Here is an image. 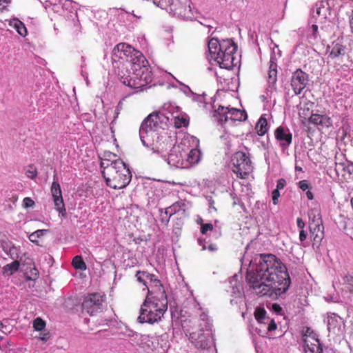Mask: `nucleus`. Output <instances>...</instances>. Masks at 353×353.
Returning <instances> with one entry per match:
<instances>
[{
	"label": "nucleus",
	"instance_id": "obj_1",
	"mask_svg": "<svg viewBox=\"0 0 353 353\" xmlns=\"http://www.w3.org/2000/svg\"><path fill=\"white\" fill-rule=\"evenodd\" d=\"M246 282L257 296L276 299L288 291L290 278L285 264L275 255L261 254L256 267L248 270Z\"/></svg>",
	"mask_w": 353,
	"mask_h": 353
},
{
	"label": "nucleus",
	"instance_id": "obj_2",
	"mask_svg": "<svg viewBox=\"0 0 353 353\" xmlns=\"http://www.w3.org/2000/svg\"><path fill=\"white\" fill-rule=\"evenodd\" d=\"M112 53L114 57L120 59L117 63L115 70L120 81L136 90V93L145 90L152 81V73L142 53L125 43L116 45Z\"/></svg>",
	"mask_w": 353,
	"mask_h": 353
},
{
	"label": "nucleus",
	"instance_id": "obj_3",
	"mask_svg": "<svg viewBox=\"0 0 353 353\" xmlns=\"http://www.w3.org/2000/svg\"><path fill=\"white\" fill-rule=\"evenodd\" d=\"M208 48L212 59L221 68L229 70L236 65L234 61L237 46L232 40H223L220 42L212 38L208 43Z\"/></svg>",
	"mask_w": 353,
	"mask_h": 353
},
{
	"label": "nucleus",
	"instance_id": "obj_4",
	"mask_svg": "<svg viewBox=\"0 0 353 353\" xmlns=\"http://www.w3.org/2000/svg\"><path fill=\"white\" fill-rule=\"evenodd\" d=\"M105 169H103V176L108 187L113 189H122L130 183L132 174L128 165L123 161H119L108 165L105 163Z\"/></svg>",
	"mask_w": 353,
	"mask_h": 353
},
{
	"label": "nucleus",
	"instance_id": "obj_5",
	"mask_svg": "<svg viewBox=\"0 0 353 353\" xmlns=\"http://www.w3.org/2000/svg\"><path fill=\"white\" fill-rule=\"evenodd\" d=\"M167 307V299L146 298L140 309L139 322L154 324L161 321Z\"/></svg>",
	"mask_w": 353,
	"mask_h": 353
},
{
	"label": "nucleus",
	"instance_id": "obj_6",
	"mask_svg": "<svg viewBox=\"0 0 353 353\" xmlns=\"http://www.w3.org/2000/svg\"><path fill=\"white\" fill-rule=\"evenodd\" d=\"M232 171L239 179H247L253 171L252 161L246 154L241 151L234 153L232 157Z\"/></svg>",
	"mask_w": 353,
	"mask_h": 353
},
{
	"label": "nucleus",
	"instance_id": "obj_7",
	"mask_svg": "<svg viewBox=\"0 0 353 353\" xmlns=\"http://www.w3.org/2000/svg\"><path fill=\"white\" fill-rule=\"evenodd\" d=\"M104 301V296L100 293H92L83 299L82 310L90 316L96 315L101 311Z\"/></svg>",
	"mask_w": 353,
	"mask_h": 353
},
{
	"label": "nucleus",
	"instance_id": "obj_8",
	"mask_svg": "<svg viewBox=\"0 0 353 353\" xmlns=\"http://www.w3.org/2000/svg\"><path fill=\"white\" fill-rule=\"evenodd\" d=\"M154 3L169 13L178 14L187 17H190V14L194 13L190 4H188V8H186L188 1H154Z\"/></svg>",
	"mask_w": 353,
	"mask_h": 353
},
{
	"label": "nucleus",
	"instance_id": "obj_9",
	"mask_svg": "<svg viewBox=\"0 0 353 353\" xmlns=\"http://www.w3.org/2000/svg\"><path fill=\"white\" fill-rule=\"evenodd\" d=\"M145 290H147L146 298L167 299L163 284L157 276L153 274L150 276Z\"/></svg>",
	"mask_w": 353,
	"mask_h": 353
},
{
	"label": "nucleus",
	"instance_id": "obj_10",
	"mask_svg": "<svg viewBox=\"0 0 353 353\" xmlns=\"http://www.w3.org/2000/svg\"><path fill=\"white\" fill-rule=\"evenodd\" d=\"M308 82V74L301 69H297L291 76V88L296 95L301 94Z\"/></svg>",
	"mask_w": 353,
	"mask_h": 353
},
{
	"label": "nucleus",
	"instance_id": "obj_11",
	"mask_svg": "<svg viewBox=\"0 0 353 353\" xmlns=\"http://www.w3.org/2000/svg\"><path fill=\"white\" fill-rule=\"evenodd\" d=\"M189 340L196 348L204 350L209 347L208 336L202 328H192L189 330Z\"/></svg>",
	"mask_w": 353,
	"mask_h": 353
},
{
	"label": "nucleus",
	"instance_id": "obj_12",
	"mask_svg": "<svg viewBox=\"0 0 353 353\" xmlns=\"http://www.w3.org/2000/svg\"><path fill=\"white\" fill-rule=\"evenodd\" d=\"M51 194H52L55 209L63 216L65 214L64 201L62 196L61 188L57 181H54L50 188Z\"/></svg>",
	"mask_w": 353,
	"mask_h": 353
},
{
	"label": "nucleus",
	"instance_id": "obj_13",
	"mask_svg": "<svg viewBox=\"0 0 353 353\" xmlns=\"http://www.w3.org/2000/svg\"><path fill=\"white\" fill-rule=\"evenodd\" d=\"M302 341L305 353H323L318 336L305 338Z\"/></svg>",
	"mask_w": 353,
	"mask_h": 353
},
{
	"label": "nucleus",
	"instance_id": "obj_14",
	"mask_svg": "<svg viewBox=\"0 0 353 353\" xmlns=\"http://www.w3.org/2000/svg\"><path fill=\"white\" fill-rule=\"evenodd\" d=\"M159 117L158 113H152L145 119L140 126V133H148L158 125Z\"/></svg>",
	"mask_w": 353,
	"mask_h": 353
},
{
	"label": "nucleus",
	"instance_id": "obj_15",
	"mask_svg": "<svg viewBox=\"0 0 353 353\" xmlns=\"http://www.w3.org/2000/svg\"><path fill=\"white\" fill-rule=\"evenodd\" d=\"M274 137L280 142L281 146L287 148L292 143V134L285 130L282 126H279L274 130Z\"/></svg>",
	"mask_w": 353,
	"mask_h": 353
},
{
	"label": "nucleus",
	"instance_id": "obj_16",
	"mask_svg": "<svg viewBox=\"0 0 353 353\" xmlns=\"http://www.w3.org/2000/svg\"><path fill=\"white\" fill-rule=\"evenodd\" d=\"M312 246H319L322 239L325 237L323 225H310L309 226Z\"/></svg>",
	"mask_w": 353,
	"mask_h": 353
},
{
	"label": "nucleus",
	"instance_id": "obj_17",
	"mask_svg": "<svg viewBox=\"0 0 353 353\" xmlns=\"http://www.w3.org/2000/svg\"><path fill=\"white\" fill-rule=\"evenodd\" d=\"M313 106V103L306 100V99H303L301 102H299V105H298V114H299V117L303 120H306L309 118L311 114V110Z\"/></svg>",
	"mask_w": 353,
	"mask_h": 353
},
{
	"label": "nucleus",
	"instance_id": "obj_18",
	"mask_svg": "<svg viewBox=\"0 0 353 353\" xmlns=\"http://www.w3.org/2000/svg\"><path fill=\"white\" fill-rule=\"evenodd\" d=\"M307 119L314 125L329 126L330 125V119L326 115L311 114Z\"/></svg>",
	"mask_w": 353,
	"mask_h": 353
},
{
	"label": "nucleus",
	"instance_id": "obj_19",
	"mask_svg": "<svg viewBox=\"0 0 353 353\" xmlns=\"http://www.w3.org/2000/svg\"><path fill=\"white\" fill-rule=\"evenodd\" d=\"M119 161H122V159L111 152H105L103 157H101V168L105 169V163H108V165H112L113 163Z\"/></svg>",
	"mask_w": 353,
	"mask_h": 353
},
{
	"label": "nucleus",
	"instance_id": "obj_20",
	"mask_svg": "<svg viewBox=\"0 0 353 353\" xmlns=\"http://www.w3.org/2000/svg\"><path fill=\"white\" fill-rule=\"evenodd\" d=\"M228 112L231 121H243L247 119V114L245 110L228 108Z\"/></svg>",
	"mask_w": 353,
	"mask_h": 353
},
{
	"label": "nucleus",
	"instance_id": "obj_21",
	"mask_svg": "<svg viewBox=\"0 0 353 353\" xmlns=\"http://www.w3.org/2000/svg\"><path fill=\"white\" fill-rule=\"evenodd\" d=\"M309 226L323 225L321 212L318 209H312L309 212Z\"/></svg>",
	"mask_w": 353,
	"mask_h": 353
},
{
	"label": "nucleus",
	"instance_id": "obj_22",
	"mask_svg": "<svg viewBox=\"0 0 353 353\" xmlns=\"http://www.w3.org/2000/svg\"><path fill=\"white\" fill-rule=\"evenodd\" d=\"M20 268V262L18 261H12L7 264L2 268V274L5 276L13 275Z\"/></svg>",
	"mask_w": 353,
	"mask_h": 353
},
{
	"label": "nucleus",
	"instance_id": "obj_23",
	"mask_svg": "<svg viewBox=\"0 0 353 353\" xmlns=\"http://www.w3.org/2000/svg\"><path fill=\"white\" fill-rule=\"evenodd\" d=\"M10 26L13 28L18 34L22 37H25L27 34V30L25 27L24 23L19 19H11L9 23Z\"/></svg>",
	"mask_w": 353,
	"mask_h": 353
},
{
	"label": "nucleus",
	"instance_id": "obj_24",
	"mask_svg": "<svg viewBox=\"0 0 353 353\" xmlns=\"http://www.w3.org/2000/svg\"><path fill=\"white\" fill-rule=\"evenodd\" d=\"M255 130L259 136H263L268 131V123L263 116L258 119L255 125Z\"/></svg>",
	"mask_w": 353,
	"mask_h": 353
},
{
	"label": "nucleus",
	"instance_id": "obj_25",
	"mask_svg": "<svg viewBox=\"0 0 353 353\" xmlns=\"http://www.w3.org/2000/svg\"><path fill=\"white\" fill-rule=\"evenodd\" d=\"M345 52V47L339 43H336L331 49L329 53V57L331 59H336L341 56H343Z\"/></svg>",
	"mask_w": 353,
	"mask_h": 353
},
{
	"label": "nucleus",
	"instance_id": "obj_26",
	"mask_svg": "<svg viewBox=\"0 0 353 353\" xmlns=\"http://www.w3.org/2000/svg\"><path fill=\"white\" fill-rule=\"evenodd\" d=\"M228 107L219 106V108L215 110V117L218 119L219 122L223 125L227 123V117L228 113Z\"/></svg>",
	"mask_w": 353,
	"mask_h": 353
},
{
	"label": "nucleus",
	"instance_id": "obj_27",
	"mask_svg": "<svg viewBox=\"0 0 353 353\" xmlns=\"http://www.w3.org/2000/svg\"><path fill=\"white\" fill-rule=\"evenodd\" d=\"M277 81V65L272 60L270 61L268 71V82L271 85H274Z\"/></svg>",
	"mask_w": 353,
	"mask_h": 353
},
{
	"label": "nucleus",
	"instance_id": "obj_28",
	"mask_svg": "<svg viewBox=\"0 0 353 353\" xmlns=\"http://www.w3.org/2000/svg\"><path fill=\"white\" fill-rule=\"evenodd\" d=\"M185 207V203L182 200H179L178 201H175L172 205L169 208H165L167 213L170 214V216H172L176 213H178L180 210H183Z\"/></svg>",
	"mask_w": 353,
	"mask_h": 353
},
{
	"label": "nucleus",
	"instance_id": "obj_29",
	"mask_svg": "<svg viewBox=\"0 0 353 353\" xmlns=\"http://www.w3.org/2000/svg\"><path fill=\"white\" fill-rule=\"evenodd\" d=\"M201 159V152L198 148L191 149L187 157L189 164L194 165L199 162Z\"/></svg>",
	"mask_w": 353,
	"mask_h": 353
},
{
	"label": "nucleus",
	"instance_id": "obj_30",
	"mask_svg": "<svg viewBox=\"0 0 353 353\" xmlns=\"http://www.w3.org/2000/svg\"><path fill=\"white\" fill-rule=\"evenodd\" d=\"M150 275L151 274L147 271L138 270L136 273L137 281L145 286L144 290L146 289Z\"/></svg>",
	"mask_w": 353,
	"mask_h": 353
},
{
	"label": "nucleus",
	"instance_id": "obj_31",
	"mask_svg": "<svg viewBox=\"0 0 353 353\" xmlns=\"http://www.w3.org/2000/svg\"><path fill=\"white\" fill-rule=\"evenodd\" d=\"M189 125V119L187 117L179 115L174 118V126L176 128L182 127H188Z\"/></svg>",
	"mask_w": 353,
	"mask_h": 353
},
{
	"label": "nucleus",
	"instance_id": "obj_32",
	"mask_svg": "<svg viewBox=\"0 0 353 353\" xmlns=\"http://www.w3.org/2000/svg\"><path fill=\"white\" fill-rule=\"evenodd\" d=\"M48 232V230H39L33 232L32 234H30L28 239L31 242L33 243L39 245V241L38 239L41 238L43 235H45Z\"/></svg>",
	"mask_w": 353,
	"mask_h": 353
},
{
	"label": "nucleus",
	"instance_id": "obj_33",
	"mask_svg": "<svg viewBox=\"0 0 353 353\" xmlns=\"http://www.w3.org/2000/svg\"><path fill=\"white\" fill-rule=\"evenodd\" d=\"M266 312L263 307L257 306L254 310V316L258 323H263L265 319Z\"/></svg>",
	"mask_w": 353,
	"mask_h": 353
},
{
	"label": "nucleus",
	"instance_id": "obj_34",
	"mask_svg": "<svg viewBox=\"0 0 353 353\" xmlns=\"http://www.w3.org/2000/svg\"><path fill=\"white\" fill-rule=\"evenodd\" d=\"M72 266L75 270L86 269V263L83 261L81 256H75L72 259Z\"/></svg>",
	"mask_w": 353,
	"mask_h": 353
},
{
	"label": "nucleus",
	"instance_id": "obj_35",
	"mask_svg": "<svg viewBox=\"0 0 353 353\" xmlns=\"http://www.w3.org/2000/svg\"><path fill=\"white\" fill-rule=\"evenodd\" d=\"M46 323L41 318L38 317L33 321V328L37 331H41L46 328Z\"/></svg>",
	"mask_w": 353,
	"mask_h": 353
},
{
	"label": "nucleus",
	"instance_id": "obj_36",
	"mask_svg": "<svg viewBox=\"0 0 353 353\" xmlns=\"http://www.w3.org/2000/svg\"><path fill=\"white\" fill-rule=\"evenodd\" d=\"M160 216H161L160 217L161 223L165 225H167L169 223L170 217L172 216H170V214L167 213L166 210L165 209L164 210L161 209L160 210Z\"/></svg>",
	"mask_w": 353,
	"mask_h": 353
},
{
	"label": "nucleus",
	"instance_id": "obj_37",
	"mask_svg": "<svg viewBox=\"0 0 353 353\" xmlns=\"http://www.w3.org/2000/svg\"><path fill=\"white\" fill-rule=\"evenodd\" d=\"M26 176L29 179H35L37 176L38 172L37 168L32 165H30L28 166V170L26 171Z\"/></svg>",
	"mask_w": 353,
	"mask_h": 353
},
{
	"label": "nucleus",
	"instance_id": "obj_38",
	"mask_svg": "<svg viewBox=\"0 0 353 353\" xmlns=\"http://www.w3.org/2000/svg\"><path fill=\"white\" fill-rule=\"evenodd\" d=\"M168 163L170 165H173L175 166H179V163H180V159L178 158V156L176 155L174 153L171 152L169 156L168 159Z\"/></svg>",
	"mask_w": 353,
	"mask_h": 353
},
{
	"label": "nucleus",
	"instance_id": "obj_39",
	"mask_svg": "<svg viewBox=\"0 0 353 353\" xmlns=\"http://www.w3.org/2000/svg\"><path fill=\"white\" fill-rule=\"evenodd\" d=\"M318 336L316 333H314L312 328L306 327L303 331L302 340L309 337H316Z\"/></svg>",
	"mask_w": 353,
	"mask_h": 353
},
{
	"label": "nucleus",
	"instance_id": "obj_40",
	"mask_svg": "<svg viewBox=\"0 0 353 353\" xmlns=\"http://www.w3.org/2000/svg\"><path fill=\"white\" fill-rule=\"evenodd\" d=\"M345 168L351 172V168H352L353 170V164L346 166L345 163H335V170L336 172H338L339 170H345Z\"/></svg>",
	"mask_w": 353,
	"mask_h": 353
},
{
	"label": "nucleus",
	"instance_id": "obj_41",
	"mask_svg": "<svg viewBox=\"0 0 353 353\" xmlns=\"http://www.w3.org/2000/svg\"><path fill=\"white\" fill-rule=\"evenodd\" d=\"M34 201L30 197H25L23 200V207L26 209L33 208Z\"/></svg>",
	"mask_w": 353,
	"mask_h": 353
},
{
	"label": "nucleus",
	"instance_id": "obj_42",
	"mask_svg": "<svg viewBox=\"0 0 353 353\" xmlns=\"http://www.w3.org/2000/svg\"><path fill=\"white\" fill-rule=\"evenodd\" d=\"M298 187H299L303 191H305L311 188V186L307 180H302L298 183Z\"/></svg>",
	"mask_w": 353,
	"mask_h": 353
},
{
	"label": "nucleus",
	"instance_id": "obj_43",
	"mask_svg": "<svg viewBox=\"0 0 353 353\" xmlns=\"http://www.w3.org/2000/svg\"><path fill=\"white\" fill-rule=\"evenodd\" d=\"M213 225L212 223H203L201 225V233L205 234L208 231H212Z\"/></svg>",
	"mask_w": 353,
	"mask_h": 353
},
{
	"label": "nucleus",
	"instance_id": "obj_44",
	"mask_svg": "<svg viewBox=\"0 0 353 353\" xmlns=\"http://www.w3.org/2000/svg\"><path fill=\"white\" fill-rule=\"evenodd\" d=\"M279 196V191H278V190H274L272 192V200L274 205L278 204Z\"/></svg>",
	"mask_w": 353,
	"mask_h": 353
},
{
	"label": "nucleus",
	"instance_id": "obj_45",
	"mask_svg": "<svg viewBox=\"0 0 353 353\" xmlns=\"http://www.w3.org/2000/svg\"><path fill=\"white\" fill-rule=\"evenodd\" d=\"M311 31H312V36L314 38V39H316L318 38V33H319V27L316 24H313L311 26Z\"/></svg>",
	"mask_w": 353,
	"mask_h": 353
},
{
	"label": "nucleus",
	"instance_id": "obj_46",
	"mask_svg": "<svg viewBox=\"0 0 353 353\" xmlns=\"http://www.w3.org/2000/svg\"><path fill=\"white\" fill-rule=\"evenodd\" d=\"M286 185V181L285 179L281 178L277 181L276 189L278 191L284 188Z\"/></svg>",
	"mask_w": 353,
	"mask_h": 353
},
{
	"label": "nucleus",
	"instance_id": "obj_47",
	"mask_svg": "<svg viewBox=\"0 0 353 353\" xmlns=\"http://www.w3.org/2000/svg\"><path fill=\"white\" fill-rule=\"evenodd\" d=\"M344 283L349 285V288L353 286V276L351 275H346L343 278Z\"/></svg>",
	"mask_w": 353,
	"mask_h": 353
},
{
	"label": "nucleus",
	"instance_id": "obj_48",
	"mask_svg": "<svg viewBox=\"0 0 353 353\" xmlns=\"http://www.w3.org/2000/svg\"><path fill=\"white\" fill-rule=\"evenodd\" d=\"M296 225L299 230H304L305 223L302 218L297 217L296 218Z\"/></svg>",
	"mask_w": 353,
	"mask_h": 353
},
{
	"label": "nucleus",
	"instance_id": "obj_49",
	"mask_svg": "<svg viewBox=\"0 0 353 353\" xmlns=\"http://www.w3.org/2000/svg\"><path fill=\"white\" fill-rule=\"evenodd\" d=\"M277 329V325L276 323L274 321L273 319H272L270 321V323L268 324V330L269 332H272L273 330H275Z\"/></svg>",
	"mask_w": 353,
	"mask_h": 353
},
{
	"label": "nucleus",
	"instance_id": "obj_50",
	"mask_svg": "<svg viewBox=\"0 0 353 353\" xmlns=\"http://www.w3.org/2000/svg\"><path fill=\"white\" fill-rule=\"evenodd\" d=\"M307 235L305 230H299V241L303 242L307 239Z\"/></svg>",
	"mask_w": 353,
	"mask_h": 353
},
{
	"label": "nucleus",
	"instance_id": "obj_51",
	"mask_svg": "<svg viewBox=\"0 0 353 353\" xmlns=\"http://www.w3.org/2000/svg\"><path fill=\"white\" fill-rule=\"evenodd\" d=\"M39 339L42 341L47 342L48 340L50 338V334L49 332L46 333H41L40 336H39Z\"/></svg>",
	"mask_w": 353,
	"mask_h": 353
},
{
	"label": "nucleus",
	"instance_id": "obj_52",
	"mask_svg": "<svg viewBox=\"0 0 353 353\" xmlns=\"http://www.w3.org/2000/svg\"><path fill=\"white\" fill-rule=\"evenodd\" d=\"M349 23H350V27L351 28V32L353 34V10H352V12L349 16Z\"/></svg>",
	"mask_w": 353,
	"mask_h": 353
},
{
	"label": "nucleus",
	"instance_id": "obj_53",
	"mask_svg": "<svg viewBox=\"0 0 353 353\" xmlns=\"http://www.w3.org/2000/svg\"><path fill=\"white\" fill-rule=\"evenodd\" d=\"M272 308L274 312H276L277 313L281 311V307L277 303H273Z\"/></svg>",
	"mask_w": 353,
	"mask_h": 353
},
{
	"label": "nucleus",
	"instance_id": "obj_54",
	"mask_svg": "<svg viewBox=\"0 0 353 353\" xmlns=\"http://www.w3.org/2000/svg\"><path fill=\"white\" fill-rule=\"evenodd\" d=\"M316 13L319 15L325 14V12H323L321 5H319L318 3L316 4Z\"/></svg>",
	"mask_w": 353,
	"mask_h": 353
},
{
	"label": "nucleus",
	"instance_id": "obj_55",
	"mask_svg": "<svg viewBox=\"0 0 353 353\" xmlns=\"http://www.w3.org/2000/svg\"><path fill=\"white\" fill-rule=\"evenodd\" d=\"M306 196H307V199L310 201H312L314 198L313 193L310 190L306 192Z\"/></svg>",
	"mask_w": 353,
	"mask_h": 353
},
{
	"label": "nucleus",
	"instance_id": "obj_56",
	"mask_svg": "<svg viewBox=\"0 0 353 353\" xmlns=\"http://www.w3.org/2000/svg\"><path fill=\"white\" fill-rule=\"evenodd\" d=\"M208 250H210L211 251H214L216 250V247L215 245H208Z\"/></svg>",
	"mask_w": 353,
	"mask_h": 353
},
{
	"label": "nucleus",
	"instance_id": "obj_57",
	"mask_svg": "<svg viewBox=\"0 0 353 353\" xmlns=\"http://www.w3.org/2000/svg\"><path fill=\"white\" fill-rule=\"evenodd\" d=\"M295 169H296V170H297V171H302V168H299V167H297V166H296Z\"/></svg>",
	"mask_w": 353,
	"mask_h": 353
},
{
	"label": "nucleus",
	"instance_id": "obj_58",
	"mask_svg": "<svg viewBox=\"0 0 353 353\" xmlns=\"http://www.w3.org/2000/svg\"><path fill=\"white\" fill-rule=\"evenodd\" d=\"M230 121V114H228V117H227V123Z\"/></svg>",
	"mask_w": 353,
	"mask_h": 353
},
{
	"label": "nucleus",
	"instance_id": "obj_59",
	"mask_svg": "<svg viewBox=\"0 0 353 353\" xmlns=\"http://www.w3.org/2000/svg\"><path fill=\"white\" fill-rule=\"evenodd\" d=\"M350 289L353 292V285L351 288H350Z\"/></svg>",
	"mask_w": 353,
	"mask_h": 353
},
{
	"label": "nucleus",
	"instance_id": "obj_60",
	"mask_svg": "<svg viewBox=\"0 0 353 353\" xmlns=\"http://www.w3.org/2000/svg\"><path fill=\"white\" fill-rule=\"evenodd\" d=\"M3 327V324H2L1 321H0V327Z\"/></svg>",
	"mask_w": 353,
	"mask_h": 353
}]
</instances>
